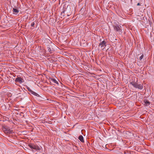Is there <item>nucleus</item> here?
I'll return each mask as SVG.
<instances>
[{
    "instance_id": "39448f33",
    "label": "nucleus",
    "mask_w": 154,
    "mask_h": 154,
    "mask_svg": "<svg viewBox=\"0 0 154 154\" xmlns=\"http://www.w3.org/2000/svg\"><path fill=\"white\" fill-rule=\"evenodd\" d=\"M50 81H52L53 82L56 84L58 85L59 84L58 82L57 81V79L50 78Z\"/></svg>"
},
{
    "instance_id": "ddd939ff",
    "label": "nucleus",
    "mask_w": 154,
    "mask_h": 154,
    "mask_svg": "<svg viewBox=\"0 0 154 154\" xmlns=\"http://www.w3.org/2000/svg\"><path fill=\"white\" fill-rule=\"evenodd\" d=\"M35 24V23L34 22H32V23H31V26H32V27H33L34 26Z\"/></svg>"
},
{
    "instance_id": "7ed1b4c3",
    "label": "nucleus",
    "mask_w": 154,
    "mask_h": 154,
    "mask_svg": "<svg viewBox=\"0 0 154 154\" xmlns=\"http://www.w3.org/2000/svg\"><path fill=\"white\" fill-rule=\"evenodd\" d=\"M106 42L104 41H103L99 44V46L103 50L105 48V47L106 46Z\"/></svg>"
},
{
    "instance_id": "0eeeda50",
    "label": "nucleus",
    "mask_w": 154,
    "mask_h": 154,
    "mask_svg": "<svg viewBox=\"0 0 154 154\" xmlns=\"http://www.w3.org/2000/svg\"><path fill=\"white\" fill-rule=\"evenodd\" d=\"M144 102L145 103V105L146 106H148L150 104L149 101L147 100H144Z\"/></svg>"
},
{
    "instance_id": "f03ea898",
    "label": "nucleus",
    "mask_w": 154,
    "mask_h": 154,
    "mask_svg": "<svg viewBox=\"0 0 154 154\" xmlns=\"http://www.w3.org/2000/svg\"><path fill=\"white\" fill-rule=\"evenodd\" d=\"M29 147L32 149H33L35 151L41 152L42 148L40 146H39L37 145H35L32 144L29 145Z\"/></svg>"
},
{
    "instance_id": "f8f14e48",
    "label": "nucleus",
    "mask_w": 154,
    "mask_h": 154,
    "mask_svg": "<svg viewBox=\"0 0 154 154\" xmlns=\"http://www.w3.org/2000/svg\"><path fill=\"white\" fill-rule=\"evenodd\" d=\"M143 54H142V55H141L140 57V60L142 61V60L143 58Z\"/></svg>"
},
{
    "instance_id": "2eb2a0df",
    "label": "nucleus",
    "mask_w": 154,
    "mask_h": 154,
    "mask_svg": "<svg viewBox=\"0 0 154 154\" xmlns=\"http://www.w3.org/2000/svg\"><path fill=\"white\" fill-rule=\"evenodd\" d=\"M137 5H140V3H138Z\"/></svg>"
},
{
    "instance_id": "f257e3e1",
    "label": "nucleus",
    "mask_w": 154,
    "mask_h": 154,
    "mask_svg": "<svg viewBox=\"0 0 154 154\" xmlns=\"http://www.w3.org/2000/svg\"><path fill=\"white\" fill-rule=\"evenodd\" d=\"M131 84L134 87L138 88L139 89L142 90L143 88V84H138L136 82H131Z\"/></svg>"
},
{
    "instance_id": "9b49d317",
    "label": "nucleus",
    "mask_w": 154,
    "mask_h": 154,
    "mask_svg": "<svg viewBox=\"0 0 154 154\" xmlns=\"http://www.w3.org/2000/svg\"><path fill=\"white\" fill-rule=\"evenodd\" d=\"M4 131L5 133L10 134L11 133V131L9 130L5 129V130H4Z\"/></svg>"
},
{
    "instance_id": "20e7f679",
    "label": "nucleus",
    "mask_w": 154,
    "mask_h": 154,
    "mask_svg": "<svg viewBox=\"0 0 154 154\" xmlns=\"http://www.w3.org/2000/svg\"><path fill=\"white\" fill-rule=\"evenodd\" d=\"M16 82H18L20 83H21L24 82L23 80L21 77H17L15 80Z\"/></svg>"
},
{
    "instance_id": "423d86ee",
    "label": "nucleus",
    "mask_w": 154,
    "mask_h": 154,
    "mask_svg": "<svg viewBox=\"0 0 154 154\" xmlns=\"http://www.w3.org/2000/svg\"><path fill=\"white\" fill-rule=\"evenodd\" d=\"M114 29L115 30L118 32H120V29L118 26H116L115 27Z\"/></svg>"
},
{
    "instance_id": "1a4fd4ad",
    "label": "nucleus",
    "mask_w": 154,
    "mask_h": 154,
    "mask_svg": "<svg viewBox=\"0 0 154 154\" xmlns=\"http://www.w3.org/2000/svg\"><path fill=\"white\" fill-rule=\"evenodd\" d=\"M79 140L82 142H84L83 137L82 136L80 135L79 137Z\"/></svg>"
},
{
    "instance_id": "9d476101",
    "label": "nucleus",
    "mask_w": 154,
    "mask_h": 154,
    "mask_svg": "<svg viewBox=\"0 0 154 154\" xmlns=\"http://www.w3.org/2000/svg\"><path fill=\"white\" fill-rule=\"evenodd\" d=\"M13 11L14 13H18L19 12L17 8H13Z\"/></svg>"
},
{
    "instance_id": "6e6552de",
    "label": "nucleus",
    "mask_w": 154,
    "mask_h": 154,
    "mask_svg": "<svg viewBox=\"0 0 154 154\" xmlns=\"http://www.w3.org/2000/svg\"><path fill=\"white\" fill-rule=\"evenodd\" d=\"M31 93L35 96L38 97H40V96L38 94L33 91H31Z\"/></svg>"
},
{
    "instance_id": "4468645a",
    "label": "nucleus",
    "mask_w": 154,
    "mask_h": 154,
    "mask_svg": "<svg viewBox=\"0 0 154 154\" xmlns=\"http://www.w3.org/2000/svg\"><path fill=\"white\" fill-rule=\"evenodd\" d=\"M27 89H28V90L29 91L30 93H31V91H32L29 88H27Z\"/></svg>"
}]
</instances>
